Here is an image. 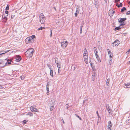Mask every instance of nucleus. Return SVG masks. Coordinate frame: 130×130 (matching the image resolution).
<instances>
[{
	"label": "nucleus",
	"instance_id": "nucleus-1",
	"mask_svg": "<svg viewBox=\"0 0 130 130\" xmlns=\"http://www.w3.org/2000/svg\"><path fill=\"white\" fill-rule=\"evenodd\" d=\"M34 51V49L32 48L28 49L25 52L26 57L28 58L31 57L33 55Z\"/></svg>",
	"mask_w": 130,
	"mask_h": 130
},
{
	"label": "nucleus",
	"instance_id": "nucleus-2",
	"mask_svg": "<svg viewBox=\"0 0 130 130\" xmlns=\"http://www.w3.org/2000/svg\"><path fill=\"white\" fill-rule=\"evenodd\" d=\"M36 38V37L34 35H32V36L27 37L25 40V42L26 43H29L34 42V39Z\"/></svg>",
	"mask_w": 130,
	"mask_h": 130
},
{
	"label": "nucleus",
	"instance_id": "nucleus-3",
	"mask_svg": "<svg viewBox=\"0 0 130 130\" xmlns=\"http://www.w3.org/2000/svg\"><path fill=\"white\" fill-rule=\"evenodd\" d=\"M88 52L87 51L86 48H85L84 51L83 56L84 60L86 64H87L88 63Z\"/></svg>",
	"mask_w": 130,
	"mask_h": 130
},
{
	"label": "nucleus",
	"instance_id": "nucleus-4",
	"mask_svg": "<svg viewBox=\"0 0 130 130\" xmlns=\"http://www.w3.org/2000/svg\"><path fill=\"white\" fill-rule=\"evenodd\" d=\"M46 20L45 17L43 13H41L39 15V22L41 24H44Z\"/></svg>",
	"mask_w": 130,
	"mask_h": 130
},
{
	"label": "nucleus",
	"instance_id": "nucleus-5",
	"mask_svg": "<svg viewBox=\"0 0 130 130\" xmlns=\"http://www.w3.org/2000/svg\"><path fill=\"white\" fill-rule=\"evenodd\" d=\"M36 107L35 105L30 107V109L31 112H39V111L36 108Z\"/></svg>",
	"mask_w": 130,
	"mask_h": 130
},
{
	"label": "nucleus",
	"instance_id": "nucleus-6",
	"mask_svg": "<svg viewBox=\"0 0 130 130\" xmlns=\"http://www.w3.org/2000/svg\"><path fill=\"white\" fill-rule=\"evenodd\" d=\"M61 46L63 48H66L68 44V42L67 41H63L61 42Z\"/></svg>",
	"mask_w": 130,
	"mask_h": 130
},
{
	"label": "nucleus",
	"instance_id": "nucleus-7",
	"mask_svg": "<svg viewBox=\"0 0 130 130\" xmlns=\"http://www.w3.org/2000/svg\"><path fill=\"white\" fill-rule=\"evenodd\" d=\"M6 63L3 60L0 59V67H2L5 66Z\"/></svg>",
	"mask_w": 130,
	"mask_h": 130
},
{
	"label": "nucleus",
	"instance_id": "nucleus-8",
	"mask_svg": "<svg viewBox=\"0 0 130 130\" xmlns=\"http://www.w3.org/2000/svg\"><path fill=\"white\" fill-rule=\"evenodd\" d=\"M120 43V41L118 40H116L112 43L113 46L114 47L118 46Z\"/></svg>",
	"mask_w": 130,
	"mask_h": 130
},
{
	"label": "nucleus",
	"instance_id": "nucleus-9",
	"mask_svg": "<svg viewBox=\"0 0 130 130\" xmlns=\"http://www.w3.org/2000/svg\"><path fill=\"white\" fill-rule=\"evenodd\" d=\"M112 124L110 121L108 122V130H111V127L112 126Z\"/></svg>",
	"mask_w": 130,
	"mask_h": 130
},
{
	"label": "nucleus",
	"instance_id": "nucleus-10",
	"mask_svg": "<svg viewBox=\"0 0 130 130\" xmlns=\"http://www.w3.org/2000/svg\"><path fill=\"white\" fill-rule=\"evenodd\" d=\"M114 13L115 11H113L112 10H110L109 12V15L110 17H111L113 16Z\"/></svg>",
	"mask_w": 130,
	"mask_h": 130
},
{
	"label": "nucleus",
	"instance_id": "nucleus-11",
	"mask_svg": "<svg viewBox=\"0 0 130 130\" xmlns=\"http://www.w3.org/2000/svg\"><path fill=\"white\" fill-rule=\"evenodd\" d=\"M21 59V56L18 55L16 56L15 60L16 61L18 62L19 61H20Z\"/></svg>",
	"mask_w": 130,
	"mask_h": 130
},
{
	"label": "nucleus",
	"instance_id": "nucleus-12",
	"mask_svg": "<svg viewBox=\"0 0 130 130\" xmlns=\"http://www.w3.org/2000/svg\"><path fill=\"white\" fill-rule=\"evenodd\" d=\"M56 63L57 65V66L58 68V73H59L60 72V64L58 63H56Z\"/></svg>",
	"mask_w": 130,
	"mask_h": 130
},
{
	"label": "nucleus",
	"instance_id": "nucleus-13",
	"mask_svg": "<svg viewBox=\"0 0 130 130\" xmlns=\"http://www.w3.org/2000/svg\"><path fill=\"white\" fill-rule=\"evenodd\" d=\"M126 18H120V20L118 19V22L119 23H122V22H123L125 20H126Z\"/></svg>",
	"mask_w": 130,
	"mask_h": 130
},
{
	"label": "nucleus",
	"instance_id": "nucleus-14",
	"mask_svg": "<svg viewBox=\"0 0 130 130\" xmlns=\"http://www.w3.org/2000/svg\"><path fill=\"white\" fill-rule=\"evenodd\" d=\"M106 108L107 110L108 111V112L109 113L110 112V109L109 108V107L108 105L107 104L106 106Z\"/></svg>",
	"mask_w": 130,
	"mask_h": 130
},
{
	"label": "nucleus",
	"instance_id": "nucleus-15",
	"mask_svg": "<svg viewBox=\"0 0 130 130\" xmlns=\"http://www.w3.org/2000/svg\"><path fill=\"white\" fill-rule=\"evenodd\" d=\"M92 78L94 79L95 77V76L96 75V74L95 72H93L92 73Z\"/></svg>",
	"mask_w": 130,
	"mask_h": 130
},
{
	"label": "nucleus",
	"instance_id": "nucleus-16",
	"mask_svg": "<svg viewBox=\"0 0 130 130\" xmlns=\"http://www.w3.org/2000/svg\"><path fill=\"white\" fill-rule=\"evenodd\" d=\"M125 86L126 88H130V83H128L127 84H125Z\"/></svg>",
	"mask_w": 130,
	"mask_h": 130
},
{
	"label": "nucleus",
	"instance_id": "nucleus-17",
	"mask_svg": "<svg viewBox=\"0 0 130 130\" xmlns=\"http://www.w3.org/2000/svg\"><path fill=\"white\" fill-rule=\"evenodd\" d=\"M49 84V83H47V85L46 86V90H47V93L49 92V86H48Z\"/></svg>",
	"mask_w": 130,
	"mask_h": 130
},
{
	"label": "nucleus",
	"instance_id": "nucleus-18",
	"mask_svg": "<svg viewBox=\"0 0 130 130\" xmlns=\"http://www.w3.org/2000/svg\"><path fill=\"white\" fill-rule=\"evenodd\" d=\"M96 57L97 58V59L98 61L99 62H101V60L100 59V57L98 55H96Z\"/></svg>",
	"mask_w": 130,
	"mask_h": 130
},
{
	"label": "nucleus",
	"instance_id": "nucleus-19",
	"mask_svg": "<svg viewBox=\"0 0 130 130\" xmlns=\"http://www.w3.org/2000/svg\"><path fill=\"white\" fill-rule=\"evenodd\" d=\"M26 115L27 116L28 115L30 117H32V116H33V113H32L29 112V113H27V114H26Z\"/></svg>",
	"mask_w": 130,
	"mask_h": 130
},
{
	"label": "nucleus",
	"instance_id": "nucleus-20",
	"mask_svg": "<svg viewBox=\"0 0 130 130\" xmlns=\"http://www.w3.org/2000/svg\"><path fill=\"white\" fill-rule=\"evenodd\" d=\"M50 75L52 77H53L54 76L53 73V70L52 69L50 70Z\"/></svg>",
	"mask_w": 130,
	"mask_h": 130
},
{
	"label": "nucleus",
	"instance_id": "nucleus-21",
	"mask_svg": "<svg viewBox=\"0 0 130 130\" xmlns=\"http://www.w3.org/2000/svg\"><path fill=\"white\" fill-rule=\"evenodd\" d=\"M45 29V27L41 26V27H40V28H38V29L37 30H42L43 29Z\"/></svg>",
	"mask_w": 130,
	"mask_h": 130
},
{
	"label": "nucleus",
	"instance_id": "nucleus-22",
	"mask_svg": "<svg viewBox=\"0 0 130 130\" xmlns=\"http://www.w3.org/2000/svg\"><path fill=\"white\" fill-rule=\"evenodd\" d=\"M126 10V8L125 7H123L122 9H121V12H123L125 10Z\"/></svg>",
	"mask_w": 130,
	"mask_h": 130
},
{
	"label": "nucleus",
	"instance_id": "nucleus-23",
	"mask_svg": "<svg viewBox=\"0 0 130 130\" xmlns=\"http://www.w3.org/2000/svg\"><path fill=\"white\" fill-rule=\"evenodd\" d=\"M47 66L48 67L50 70H52V66H51L49 64H47Z\"/></svg>",
	"mask_w": 130,
	"mask_h": 130
},
{
	"label": "nucleus",
	"instance_id": "nucleus-24",
	"mask_svg": "<svg viewBox=\"0 0 130 130\" xmlns=\"http://www.w3.org/2000/svg\"><path fill=\"white\" fill-rule=\"evenodd\" d=\"M28 121V120H25L23 121V124L24 125Z\"/></svg>",
	"mask_w": 130,
	"mask_h": 130
},
{
	"label": "nucleus",
	"instance_id": "nucleus-25",
	"mask_svg": "<svg viewBox=\"0 0 130 130\" xmlns=\"http://www.w3.org/2000/svg\"><path fill=\"white\" fill-rule=\"evenodd\" d=\"M120 29H121V28L119 26L115 27V30H117Z\"/></svg>",
	"mask_w": 130,
	"mask_h": 130
},
{
	"label": "nucleus",
	"instance_id": "nucleus-26",
	"mask_svg": "<svg viewBox=\"0 0 130 130\" xmlns=\"http://www.w3.org/2000/svg\"><path fill=\"white\" fill-rule=\"evenodd\" d=\"M9 51V50L7 51H6V52H5V53H1V52H3V51H2L0 52V55H3L4 54H5L6 53L8 52Z\"/></svg>",
	"mask_w": 130,
	"mask_h": 130
},
{
	"label": "nucleus",
	"instance_id": "nucleus-27",
	"mask_svg": "<svg viewBox=\"0 0 130 130\" xmlns=\"http://www.w3.org/2000/svg\"><path fill=\"white\" fill-rule=\"evenodd\" d=\"M98 1L97 0H95V5H96V6H97V7L98 6Z\"/></svg>",
	"mask_w": 130,
	"mask_h": 130
},
{
	"label": "nucleus",
	"instance_id": "nucleus-28",
	"mask_svg": "<svg viewBox=\"0 0 130 130\" xmlns=\"http://www.w3.org/2000/svg\"><path fill=\"white\" fill-rule=\"evenodd\" d=\"M25 78V76L24 75H22L21 76V79L22 80H23Z\"/></svg>",
	"mask_w": 130,
	"mask_h": 130
},
{
	"label": "nucleus",
	"instance_id": "nucleus-29",
	"mask_svg": "<svg viewBox=\"0 0 130 130\" xmlns=\"http://www.w3.org/2000/svg\"><path fill=\"white\" fill-rule=\"evenodd\" d=\"M112 58H110V60L109 61V64L110 65L111 64L112 60Z\"/></svg>",
	"mask_w": 130,
	"mask_h": 130
},
{
	"label": "nucleus",
	"instance_id": "nucleus-30",
	"mask_svg": "<svg viewBox=\"0 0 130 130\" xmlns=\"http://www.w3.org/2000/svg\"><path fill=\"white\" fill-rule=\"evenodd\" d=\"M3 19L4 20V21L5 22H6L7 21V17H3Z\"/></svg>",
	"mask_w": 130,
	"mask_h": 130
},
{
	"label": "nucleus",
	"instance_id": "nucleus-31",
	"mask_svg": "<svg viewBox=\"0 0 130 130\" xmlns=\"http://www.w3.org/2000/svg\"><path fill=\"white\" fill-rule=\"evenodd\" d=\"M94 53L95 54V56L97 55H98V52L97 50L94 51Z\"/></svg>",
	"mask_w": 130,
	"mask_h": 130
},
{
	"label": "nucleus",
	"instance_id": "nucleus-32",
	"mask_svg": "<svg viewBox=\"0 0 130 130\" xmlns=\"http://www.w3.org/2000/svg\"><path fill=\"white\" fill-rule=\"evenodd\" d=\"M109 83V79H107V80L106 81V84L108 85Z\"/></svg>",
	"mask_w": 130,
	"mask_h": 130
},
{
	"label": "nucleus",
	"instance_id": "nucleus-33",
	"mask_svg": "<svg viewBox=\"0 0 130 130\" xmlns=\"http://www.w3.org/2000/svg\"><path fill=\"white\" fill-rule=\"evenodd\" d=\"M9 6L8 5H7V7H6V9H5L6 10H8L9 9Z\"/></svg>",
	"mask_w": 130,
	"mask_h": 130
},
{
	"label": "nucleus",
	"instance_id": "nucleus-34",
	"mask_svg": "<svg viewBox=\"0 0 130 130\" xmlns=\"http://www.w3.org/2000/svg\"><path fill=\"white\" fill-rule=\"evenodd\" d=\"M54 108V106H53L51 107L50 109V110L51 111Z\"/></svg>",
	"mask_w": 130,
	"mask_h": 130
},
{
	"label": "nucleus",
	"instance_id": "nucleus-35",
	"mask_svg": "<svg viewBox=\"0 0 130 130\" xmlns=\"http://www.w3.org/2000/svg\"><path fill=\"white\" fill-rule=\"evenodd\" d=\"M96 114H97V115L98 116V118H100V117L99 116V113L98 112V111H97L96 112Z\"/></svg>",
	"mask_w": 130,
	"mask_h": 130
},
{
	"label": "nucleus",
	"instance_id": "nucleus-36",
	"mask_svg": "<svg viewBox=\"0 0 130 130\" xmlns=\"http://www.w3.org/2000/svg\"><path fill=\"white\" fill-rule=\"evenodd\" d=\"M125 25L124 23V22H122L120 24V26H121L122 25Z\"/></svg>",
	"mask_w": 130,
	"mask_h": 130
},
{
	"label": "nucleus",
	"instance_id": "nucleus-37",
	"mask_svg": "<svg viewBox=\"0 0 130 130\" xmlns=\"http://www.w3.org/2000/svg\"><path fill=\"white\" fill-rule=\"evenodd\" d=\"M108 54L109 55H110V54H111V55L112 54L111 52L110 51H108Z\"/></svg>",
	"mask_w": 130,
	"mask_h": 130
},
{
	"label": "nucleus",
	"instance_id": "nucleus-38",
	"mask_svg": "<svg viewBox=\"0 0 130 130\" xmlns=\"http://www.w3.org/2000/svg\"><path fill=\"white\" fill-rule=\"evenodd\" d=\"M15 16V14H13L11 15V18L13 19L14 17Z\"/></svg>",
	"mask_w": 130,
	"mask_h": 130
},
{
	"label": "nucleus",
	"instance_id": "nucleus-39",
	"mask_svg": "<svg viewBox=\"0 0 130 130\" xmlns=\"http://www.w3.org/2000/svg\"><path fill=\"white\" fill-rule=\"evenodd\" d=\"M90 65H91V66L92 67V68H93L94 66V65L92 63H90Z\"/></svg>",
	"mask_w": 130,
	"mask_h": 130
},
{
	"label": "nucleus",
	"instance_id": "nucleus-40",
	"mask_svg": "<svg viewBox=\"0 0 130 130\" xmlns=\"http://www.w3.org/2000/svg\"><path fill=\"white\" fill-rule=\"evenodd\" d=\"M130 12L129 11L127 12L126 13V14L127 15H128V14H130Z\"/></svg>",
	"mask_w": 130,
	"mask_h": 130
},
{
	"label": "nucleus",
	"instance_id": "nucleus-41",
	"mask_svg": "<svg viewBox=\"0 0 130 130\" xmlns=\"http://www.w3.org/2000/svg\"><path fill=\"white\" fill-rule=\"evenodd\" d=\"M93 50H94V51H95L97 50L96 48L95 47H94V48H93Z\"/></svg>",
	"mask_w": 130,
	"mask_h": 130
},
{
	"label": "nucleus",
	"instance_id": "nucleus-42",
	"mask_svg": "<svg viewBox=\"0 0 130 130\" xmlns=\"http://www.w3.org/2000/svg\"><path fill=\"white\" fill-rule=\"evenodd\" d=\"M109 55V56L110 58H112L113 55V54H112V55H111L110 54V55Z\"/></svg>",
	"mask_w": 130,
	"mask_h": 130
},
{
	"label": "nucleus",
	"instance_id": "nucleus-43",
	"mask_svg": "<svg viewBox=\"0 0 130 130\" xmlns=\"http://www.w3.org/2000/svg\"><path fill=\"white\" fill-rule=\"evenodd\" d=\"M116 6H117L119 8L120 7V6L119 5V4L117 3L116 5Z\"/></svg>",
	"mask_w": 130,
	"mask_h": 130
},
{
	"label": "nucleus",
	"instance_id": "nucleus-44",
	"mask_svg": "<svg viewBox=\"0 0 130 130\" xmlns=\"http://www.w3.org/2000/svg\"><path fill=\"white\" fill-rule=\"evenodd\" d=\"M52 30H51V34H50V37H51L52 36Z\"/></svg>",
	"mask_w": 130,
	"mask_h": 130
},
{
	"label": "nucleus",
	"instance_id": "nucleus-45",
	"mask_svg": "<svg viewBox=\"0 0 130 130\" xmlns=\"http://www.w3.org/2000/svg\"><path fill=\"white\" fill-rule=\"evenodd\" d=\"M119 5L120 6V7H122V3H120V5Z\"/></svg>",
	"mask_w": 130,
	"mask_h": 130
},
{
	"label": "nucleus",
	"instance_id": "nucleus-46",
	"mask_svg": "<svg viewBox=\"0 0 130 130\" xmlns=\"http://www.w3.org/2000/svg\"><path fill=\"white\" fill-rule=\"evenodd\" d=\"M8 11H7V10H6L5 11V13L6 14H8Z\"/></svg>",
	"mask_w": 130,
	"mask_h": 130
},
{
	"label": "nucleus",
	"instance_id": "nucleus-47",
	"mask_svg": "<svg viewBox=\"0 0 130 130\" xmlns=\"http://www.w3.org/2000/svg\"><path fill=\"white\" fill-rule=\"evenodd\" d=\"M76 12L77 13H79V10L78 9H77V10H76Z\"/></svg>",
	"mask_w": 130,
	"mask_h": 130
},
{
	"label": "nucleus",
	"instance_id": "nucleus-48",
	"mask_svg": "<svg viewBox=\"0 0 130 130\" xmlns=\"http://www.w3.org/2000/svg\"><path fill=\"white\" fill-rule=\"evenodd\" d=\"M120 0H115V2H118L119 1H120Z\"/></svg>",
	"mask_w": 130,
	"mask_h": 130
},
{
	"label": "nucleus",
	"instance_id": "nucleus-49",
	"mask_svg": "<svg viewBox=\"0 0 130 130\" xmlns=\"http://www.w3.org/2000/svg\"><path fill=\"white\" fill-rule=\"evenodd\" d=\"M77 12H76L75 13V17H77Z\"/></svg>",
	"mask_w": 130,
	"mask_h": 130
},
{
	"label": "nucleus",
	"instance_id": "nucleus-50",
	"mask_svg": "<svg viewBox=\"0 0 130 130\" xmlns=\"http://www.w3.org/2000/svg\"><path fill=\"white\" fill-rule=\"evenodd\" d=\"M100 119H99V118H98V121H100L101 120V118L100 117Z\"/></svg>",
	"mask_w": 130,
	"mask_h": 130
},
{
	"label": "nucleus",
	"instance_id": "nucleus-51",
	"mask_svg": "<svg viewBox=\"0 0 130 130\" xmlns=\"http://www.w3.org/2000/svg\"><path fill=\"white\" fill-rule=\"evenodd\" d=\"M87 101L86 100H85V101H84V102H83V104H84V103L85 102H86V101Z\"/></svg>",
	"mask_w": 130,
	"mask_h": 130
},
{
	"label": "nucleus",
	"instance_id": "nucleus-52",
	"mask_svg": "<svg viewBox=\"0 0 130 130\" xmlns=\"http://www.w3.org/2000/svg\"><path fill=\"white\" fill-rule=\"evenodd\" d=\"M129 52H128V51L126 53V54H128L129 53Z\"/></svg>",
	"mask_w": 130,
	"mask_h": 130
},
{
	"label": "nucleus",
	"instance_id": "nucleus-53",
	"mask_svg": "<svg viewBox=\"0 0 130 130\" xmlns=\"http://www.w3.org/2000/svg\"><path fill=\"white\" fill-rule=\"evenodd\" d=\"M11 61V60H9V59L7 60V61Z\"/></svg>",
	"mask_w": 130,
	"mask_h": 130
},
{
	"label": "nucleus",
	"instance_id": "nucleus-54",
	"mask_svg": "<svg viewBox=\"0 0 130 130\" xmlns=\"http://www.w3.org/2000/svg\"><path fill=\"white\" fill-rule=\"evenodd\" d=\"M8 64H11V63L10 62H8Z\"/></svg>",
	"mask_w": 130,
	"mask_h": 130
},
{
	"label": "nucleus",
	"instance_id": "nucleus-55",
	"mask_svg": "<svg viewBox=\"0 0 130 130\" xmlns=\"http://www.w3.org/2000/svg\"><path fill=\"white\" fill-rule=\"evenodd\" d=\"M100 121H98V122H97V125L98 124V123L100 122Z\"/></svg>",
	"mask_w": 130,
	"mask_h": 130
},
{
	"label": "nucleus",
	"instance_id": "nucleus-56",
	"mask_svg": "<svg viewBox=\"0 0 130 130\" xmlns=\"http://www.w3.org/2000/svg\"><path fill=\"white\" fill-rule=\"evenodd\" d=\"M77 117H78L79 118V119H80V120L81 119L80 118H79V117L78 116H77Z\"/></svg>",
	"mask_w": 130,
	"mask_h": 130
},
{
	"label": "nucleus",
	"instance_id": "nucleus-57",
	"mask_svg": "<svg viewBox=\"0 0 130 130\" xmlns=\"http://www.w3.org/2000/svg\"><path fill=\"white\" fill-rule=\"evenodd\" d=\"M128 52H130V49L129 50H128Z\"/></svg>",
	"mask_w": 130,
	"mask_h": 130
},
{
	"label": "nucleus",
	"instance_id": "nucleus-58",
	"mask_svg": "<svg viewBox=\"0 0 130 130\" xmlns=\"http://www.w3.org/2000/svg\"><path fill=\"white\" fill-rule=\"evenodd\" d=\"M63 123H64V121H63Z\"/></svg>",
	"mask_w": 130,
	"mask_h": 130
},
{
	"label": "nucleus",
	"instance_id": "nucleus-59",
	"mask_svg": "<svg viewBox=\"0 0 130 130\" xmlns=\"http://www.w3.org/2000/svg\"><path fill=\"white\" fill-rule=\"evenodd\" d=\"M129 5H130V1L129 2Z\"/></svg>",
	"mask_w": 130,
	"mask_h": 130
},
{
	"label": "nucleus",
	"instance_id": "nucleus-60",
	"mask_svg": "<svg viewBox=\"0 0 130 130\" xmlns=\"http://www.w3.org/2000/svg\"><path fill=\"white\" fill-rule=\"evenodd\" d=\"M54 9H55V10H56V8H55H55H54Z\"/></svg>",
	"mask_w": 130,
	"mask_h": 130
},
{
	"label": "nucleus",
	"instance_id": "nucleus-61",
	"mask_svg": "<svg viewBox=\"0 0 130 130\" xmlns=\"http://www.w3.org/2000/svg\"><path fill=\"white\" fill-rule=\"evenodd\" d=\"M129 62V63H130V61Z\"/></svg>",
	"mask_w": 130,
	"mask_h": 130
},
{
	"label": "nucleus",
	"instance_id": "nucleus-62",
	"mask_svg": "<svg viewBox=\"0 0 130 130\" xmlns=\"http://www.w3.org/2000/svg\"><path fill=\"white\" fill-rule=\"evenodd\" d=\"M81 30V29H80V31Z\"/></svg>",
	"mask_w": 130,
	"mask_h": 130
}]
</instances>
